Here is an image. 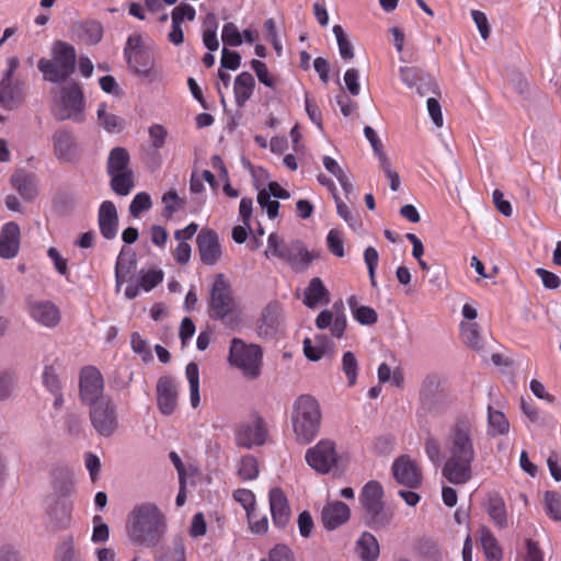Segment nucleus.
Segmentation results:
<instances>
[{
	"label": "nucleus",
	"mask_w": 561,
	"mask_h": 561,
	"mask_svg": "<svg viewBox=\"0 0 561 561\" xmlns=\"http://www.w3.org/2000/svg\"><path fill=\"white\" fill-rule=\"evenodd\" d=\"M478 428L473 416H457L444 438L445 461L442 476L450 484L465 485L473 478L477 459Z\"/></svg>",
	"instance_id": "1"
},
{
	"label": "nucleus",
	"mask_w": 561,
	"mask_h": 561,
	"mask_svg": "<svg viewBox=\"0 0 561 561\" xmlns=\"http://www.w3.org/2000/svg\"><path fill=\"white\" fill-rule=\"evenodd\" d=\"M165 517L160 508L151 502L137 504L126 519V533L135 545L156 546L164 535Z\"/></svg>",
	"instance_id": "2"
},
{
	"label": "nucleus",
	"mask_w": 561,
	"mask_h": 561,
	"mask_svg": "<svg viewBox=\"0 0 561 561\" xmlns=\"http://www.w3.org/2000/svg\"><path fill=\"white\" fill-rule=\"evenodd\" d=\"M319 402L310 394L299 396L293 404L290 421L297 443L307 445L319 434L321 425Z\"/></svg>",
	"instance_id": "3"
},
{
	"label": "nucleus",
	"mask_w": 561,
	"mask_h": 561,
	"mask_svg": "<svg viewBox=\"0 0 561 561\" xmlns=\"http://www.w3.org/2000/svg\"><path fill=\"white\" fill-rule=\"evenodd\" d=\"M77 53L72 45L55 41L50 48V58H41L37 68L43 79L53 83H62L76 71Z\"/></svg>",
	"instance_id": "4"
},
{
	"label": "nucleus",
	"mask_w": 561,
	"mask_h": 561,
	"mask_svg": "<svg viewBox=\"0 0 561 561\" xmlns=\"http://www.w3.org/2000/svg\"><path fill=\"white\" fill-rule=\"evenodd\" d=\"M266 259H278L286 262L296 272L306 271L316 255L308 251L300 240H285L273 232L267 238V245L264 251Z\"/></svg>",
	"instance_id": "5"
},
{
	"label": "nucleus",
	"mask_w": 561,
	"mask_h": 561,
	"mask_svg": "<svg viewBox=\"0 0 561 561\" xmlns=\"http://www.w3.org/2000/svg\"><path fill=\"white\" fill-rule=\"evenodd\" d=\"M228 360L231 366L240 369L245 378L256 379L262 370L263 351L257 344H248L241 339L233 337Z\"/></svg>",
	"instance_id": "6"
},
{
	"label": "nucleus",
	"mask_w": 561,
	"mask_h": 561,
	"mask_svg": "<svg viewBox=\"0 0 561 561\" xmlns=\"http://www.w3.org/2000/svg\"><path fill=\"white\" fill-rule=\"evenodd\" d=\"M59 102L54 116L57 121L71 119L81 123L84 119V95L81 87L76 81L64 84L59 90Z\"/></svg>",
	"instance_id": "7"
},
{
	"label": "nucleus",
	"mask_w": 561,
	"mask_h": 561,
	"mask_svg": "<svg viewBox=\"0 0 561 561\" xmlns=\"http://www.w3.org/2000/svg\"><path fill=\"white\" fill-rule=\"evenodd\" d=\"M89 417L91 425L102 437L113 436L119 426L117 405L111 398L91 404Z\"/></svg>",
	"instance_id": "8"
},
{
	"label": "nucleus",
	"mask_w": 561,
	"mask_h": 561,
	"mask_svg": "<svg viewBox=\"0 0 561 561\" xmlns=\"http://www.w3.org/2000/svg\"><path fill=\"white\" fill-rule=\"evenodd\" d=\"M305 459L314 471L327 474L337 467L340 456L335 443L323 438L307 449Z\"/></svg>",
	"instance_id": "9"
},
{
	"label": "nucleus",
	"mask_w": 561,
	"mask_h": 561,
	"mask_svg": "<svg viewBox=\"0 0 561 561\" xmlns=\"http://www.w3.org/2000/svg\"><path fill=\"white\" fill-rule=\"evenodd\" d=\"M420 401L426 411L439 413L450 403L448 393L443 387L442 378L436 374L427 375L421 385Z\"/></svg>",
	"instance_id": "10"
},
{
	"label": "nucleus",
	"mask_w": 561,
	"mask_h": 561,
	"mask_svg": "<svg viewBox=\"0 0 561 561\" xmlns=\"http://www.w3.org/2000/svg\"><path fill=\"white\" fill-rule=\"evenodd\" d=\"M268 435L266 422L260 415L239 423L234 428L236 445L241 448L251 449L265 444Z\"/></svg>",
	"instance_id": "11"
},
{
	"label": "nucleus",
	"mask_w": 561,
	"mask_h": 561,
	"mask_svg": "<svg viewBox=\"0 0 561 561\" xmlns=\"http://www.w3.org/2000/svg\"><path fill=\"white\" fill-rule=\"evenodd\" d=\"M234 308L230 286L222 274H218L213 283L209 297V316L213 319L226 318Z\"/></svg>",
	"instance_id": "12"
},
{
	"label": "nucleus",
	"mask_w": 561,
	"mask_h": 561,
	"mask_svg": "<svg viewBox=\"0 0 561 561\" xmlns=\"http://www.w3.org/2000/svg\"><path fill=\"white\" fill-rule=\"evenodd\" d=\"M80 398L83 403L91 405L100 402L104 391V379L101 371L93 366H85L80 371L79 380Z\"/></svg>",
	"instance_id": "13"
},
{
	"label": "nucleus",
	"mask_w": 561,
	"mask_h": 561,
	"mask_svg": "<svg viewBox=\"0 0 561 561\" xmlns=\"http://www.w3.org/2000/svg\"><path fill=\"white\" fill-rule=\"evenodd\" d=\"M55 157L62 162L79 159L81 149L71 130L59 128L51 136Z\"/></svg>",
	"instance_id": "14"
},
{
	"label": "nucleus",
	"mask_w": 561,
	"mask_h": 561,
	"mask_svg": "<svg viewBox=\"0 0 561 561\" xmlns=\"http://www.w3.org/2000/svg\"><path fill=\"white\" fill-rule=\"evenodd\" d=\"M392 474L399 484L417 489L422 483V471L419 465L408 455L400 456L392 463Z\"/></svg>",
	"instance_id": "15"
},
{
	"label": "nucleus",
	"mask_w": 561,
	"mask_h": 561,
	"mask_svg": "<svg viewBox=\"0 0 561 561\" xmlns=\"http://www.w3.org/2000/svg\"><path fill=\"white\" fill-rule=\"evenodd\" d=\"M197 251L203 264L213 266L221 257V245L218 234L211 229H203L196 238Z\"/></svg>",
	"instance_id": "16"
},
{
	"label": "nucleus",
	"mask_w": 561,
	"mask_h": 561,
	"mask_svg": "<svg viewBox=\"0 0 561 561\" xmlns=\"http://www.w3.org/2000/svg\"><path fill=\"white\" fill-rule=\"evenodd\" d=\"M330 325L333 336L339 339L343 336L347 325V320L344 313V305L342 300L334 302L331 310H322L316 318V327L318 329L324 330Z\"/></svg>",
	"instance_id": "17"
},
{
	"label": "nucleus",
	"mask_w": 561,
	"mask_h": 561,
	"mask_svg": "<svg viewBox=\"0 0 561 561\" xmlns=\"http://www.w3.org/2000/svg\"><path fill=\"white\" fill-rule=\"evenodd\" d=\"M27 311L35 322L46 328L57 327L61 319L59 308L49 300H30Z\"/></svg>",
	"instance_id": "18"
},
{
	"label": "nucleus",
	"mask_w": 561,
	"mask_h": 561,
	"mask_svg": "<svg viewBox=\"0 0 561 561\" xmlns=\"http://www.w3.org/2000/svg\"><path fill=\"white\" fill-rule=\"evenodd\" d=\"M179 389L175 379L160 377L157 382V403L163 415H171L178 405Z\"/></svg>",
	"instance_id": "19"
},
{
	"label": "nucleus",
	"mask_w": 561,
	"mask_h": 561,
	"mask_svg": "<svg viewBox=\"0 0 561 561\" xmlns=\"http://www.w3.org/2000/svg\"><path fill=\"white\" fill-rule=\"evenodd\" d=\"M268 502L274 526L279 529L285 528L290 522L291 511L284 491L279 488L271 489Z\"/></svg>",
	"instance_id": "20"
},
{
	"label": "nucleus",
	"mask_w": 561,
	"mask_h": 561,
	"mask_svg": "<svg viewBox=\"0 0 561 561\" xmlns=\"http://www.w3.org/2000/svg\"><path fill=\"white\" fill-rule=\"evenodd\" d=\"M127 65L138 77L146 78L149 81L161 78L159 70L154 68V59L148 50H136L126 58Z\"/></svg>",
	"instance_id": "21"
},
{
	"label": "nucleus",
	"mask_w": 561,
	"mask_h": 561,
	"mask_svg": "<svg viewBox=\"0 0 561 561\" xmlns=\"http://www.w3.org/2000/svg\"><path fill=\"white\" fill-rule=\"evenodd\" d=\"M72 503L68 499H57L47 510V528L51 531L67 529L71 524Z\"/></svg>",
	"instance_id": "22"
},
{
	"label": "nucleus",
	"mask_w": 561,
	"mask_h": 561,
	"mask_svg": "<svg viewBox=\"0 0 561 561\" xmlns=\"http://www.w3.org/2000/svg\"><path fill=\"white\" fill-rule=\"evenodd\" d=\"M98 224L103 238L112 240L117 236L118 215L116 206L111 201H104L99 208Z\"/></svg>",
	"instance_id": "23"
},
{
	"label": "nucleus",
	"mask_w": 561,
	"mask_h": 561,
	"mask_svg": "<svg viewBox=\"0 0 561 561\" xmlns=\"http://www.w3.org/2000/svg\"><path fill=\"white\" fill-rule=\"evenodd\" d=\"M351 516L347 504L341 501L328 503L321 511V520L325 529L334 530L345 524Z\"/></svg>",
	"instance_id": "24"
},
{
	"label": "nucleus",
	"mask_w": 561,
	"mask_h": 561,
	"mask_svg": "<svg viewBox=\"0 0 561 561\" xmlns=\"http://www.w3.org/2000/svg\"><path fill=\"white\" fill-rule=\"evenodd\" d=\"M394 519V511L385 502L363 513L366 526L374 530L389 529Z\"/></svg>",
	"instance_id": "25"
},
{
	"label": "nucleus",
	"mask_w": 561,
	"mask_h": 561,
	"mask_svg": "<svg viewBox=\"0 0 561 561\" xmlns=\"http://www.w3.org/2000/svg\"><path fill=\"white\" fill-rule=\"evenodd\" d=\"M20 227L14 221L2 226L0 231V256L2 259L14 257L20 248Z\"/></svg>",
	"instance_id": "26"
},
{
	"label": "nucleus",
	"mask_w": 561,
	"mask_h": 561,
	"mask_svg": "<svg viewBox=\"0 0 561 561\" xmlns=\"http://www.w3.org/2000/svg\"><path fill=\"white\" fill-rule=\"evenodd\" d=\"M25 83L15 79L13 82L0 83V104L1 106L13 110L18 108L24 101Z\"/></svg>",
	"instance_id": "27"
},
{
	"label": "nucleus",
	"mask_w": 561,
	"mask_h": 561,
	"mask_svg": "<svg viewBox=\"0 0 561 561\" xmlns=\"http://www.w3.org/2000/svg\"><path fill=\"white\" fill-rule=\"evenodd\" d=\"M485 510L495 527L499 529H505L510 526L506 504L499 493L489 494Z\"/></svg>",
	"instance_id": "28"
},
{
	"label": "nucleus",
	"mask_w": 561,
	"mask_h": 561,
	"mask_svg": "<svg viewBox=\"0 0 561 561\" xmlns=\"http://www.w3.org/2000/svg\"><path fill=\"white\" fill-rule=\"evenodd\" d=\"M53 490L58 499H67L75 492L73 473L67 467H59L53 473Z\"/></svg>",
	"instance_id": "29"
},
{
	"label": "nucleus",
	"mask_w": 561,
	"mask_h": 561,
	"mask_svg": "<svg viewBox=\"0 0 561 561\" xmlns=\"http://www.w3.org/2000/svg\"><path fill=\"white\" fill-rule=\"evenodd\" d=\"M383 488L382 485L376 481L370 480L368 481L359 493V504L363 508V513L367 512L368 510L378 506L383 501Z\"/></svg>",
	"instance_id": "30"
},
{
	"label": "nucleus",
	"mask_w": 561,
	"mask_h": 561,
	"mask_svg": "<svg viewBox=\"0 0 561 561\" xmlns=\"http://www.w3.org/2000/svg\"><path fill=\"white\" fill-rule=\"evenodd\" d=\"M255 80L250 72L243 71L236 77L233 92L238 106L242 107L250 100L253 94Z\"/></svg>",
	"instance_id": "31"
},
{
	"label": "nucleus",
	"mask_w": 561,
	"mask_h": 561,
	"mask_svg": "<svg viewBox=\"0 0 561 561\" xmlns=\"http://www.w3.org/2000/svg\"><path fill=\"white\" fill-rule=\"evenodd\" d=\"M329 290L319 277H313L305 290L304 304L308 308H314L320 304L329 302Z\"/></svg>",
	"instance_id": "32"
},
{
	"label": "nucleus",
	"mask_w": 561,
	"mask_h": 561,
	"mask_svg": "<svg viewBox=\"0 0 561 561\" xmlns=\"http://www.w3.org/2000/svg\"><path fill=\"white\" fill-rule=\"evenodd\" d=\"M356 552L362 561H376L379 557V543L376 537L365 531L356 541Z\"/></svg>",
	"instance_id": "33"
},
{
	"label": "nucleus",
	"mask_w": 561,
	"mask_h": 561,
	"mask_svg": "<svg viewBox=\"0 0 561 561\" xmlns=\"http://www.w3.org/2000/svg\"><path fill=\"white\" fill-rule=\"evenodd\" d=\"M78 38L87 45H95L103 37V26L98 21H85L76 26Z\"/></svg>",
	"instance_id": "34"
},
{
	"label": "nucleus",
	"mask_w": 561,
	"mask_h": 561,
	"mask_svg": "<svg viewBox=\"0 0 561 561\" xmlns=\"http://www.w3.org/2000/svg\"><path fill=\"white\" fill-rule=\"evenodd\" d=\"M130 157L128 151L123 147H115L110 151L107 158V174L133 171L129 168Z\"/></svg>",
	"instance_id": "35"
},
{
	"label": "nucleus",
	"mask_w": 561,
	"mask_h": 561,
	"mask_svg": "<svg viewBox=\"0 0 561 561\" xmlns=\"http://www.w3.org/2000/svg\"><path fill=\"white\" fill-rule=\"evenodd\" d=\"M12 186L25 199H33L37 195L33 178L25 171H18L11 178Z\"/></svg>",
	"instance_id": "36"
},
{
	"label": "nucleus",
	"mask_w": 561,
	"mask_h": 561,
	"mask_svg": "<svg viewBox=\"0 0 561 561\" xmlns=\"http://www.w3.org/2000/svg\"><path fill=\"white\" fill-rule=\"evenodd\" d=\"M480 541L484 554L489 561L502 560V549L497 542V539L489 528L482 527L480 529Z\"/></svg>",
	"instance_id": "37"
},
{
	"label": "nucleus",
	"mask_w": 561,
	"mask_h": 561,
	"mask_svg": "<svg viewBox=\"0 0 561 561\" xmlns=\"http://www.w3.org/2000/svg\"><path fill=\"white\" fill-rule=\"evenodd\" d=\"M488 425L491 436L504 435L510 431V422L505 414L491 405L488 407Z\"/></svg>",
	"instance_id": "38"
},
{
	"label": "nucleus",
	"mask_w": 561,
	"mask_h": 561,
	"mask_svg": "<svg viewBox=\"0 0 561 561\" xmlns=\"http://www.w3.org/2000/svg\"><path fill=\"white\" fill-rule=\"evenodd\" d=\"M111 176V188L119 196H127L135 183L133 171L108 174Z\"/></svg>",
	"instance_id": "39"
},
{
	"label": "nucleus",
	"mask_w": 561,
	"mask_h": 561,
	"mask_svg": "<svg viewBox=\"0 0 561 561\" xmlns=\"http://www.w3.org/2000/svg\"><path fill=\"white\" fill-rule=\"evenodd\" d=\"M185 375L190 383V401L193 408H197L201 402L199 397V369L198 365L191 362L186 365Z\"/></svg>",
	"instance_id": "40"
},
{
	"label": "nucleus",
	"mask_w": 561,
	"mask_h": 561,
	"mask_svg": "<svg viewBox=\"0 0 561 561\" xmlns=\"http://www.w3.org/2000/svg\"><path fill=\"white\" fill-rule=\"evenodd\" d=\"M98 119L100 124L110 133L119 131L123 128V119L114 114L106 112V104L101 103L98 107Z\"/></svg>",
	"instance_id": "41"
},
{
	"label": "nucleus",
	"mask_w": 561,
	"mask_h": 561,
	"mask_svg": "<svg viewBox=\"0 0 561 561\" xmlns=\"http://www.w3.org/2000/svg\"><path fill=\"white\" fill-rule=\"evenodd\" d=\"M206 30L203 33V43L207 49L215 51L219 47L217 38V21L214 14H208L205 19Z\"/></svg>",
	"instance_id": "42"
},
{
	"label": "nucleus",
	"mask_w": 561,
	"mask_h": 561,
	"mask_svg": "<svg viewBox=\"0 0 561 561\" xmlns=\"http://www.w3.org/2000/svg\"><path fill=\"white\" fill-rule=\"evenodd\" d=\"M156 561H186L185 547L182 538L175 537L171 547L156 558Z\"/></svg>",
	"instance_id": "43"
},
{
	"label": "nucleus",
	"mask_w": 561,
	"mask_h": 561,
	"mask_svg": "<svg viewBox=\"0 0 561 561\" xmlns=\"http://www.w3.org/2000/svg\"><path fill=\"white\" fill-rule=\"evenodd\" d=\"M239 477L247 480H254L259 476V466L256 458L252 455H245L240 459L238 468Z\"/></svg>",
	"instance_id": "44"
},
{
	"label": "nucleus",
	"mask_w": 561,
	"mask_h": 561,
	"mask_svg": "<svg viewBox=\"0 0 561 561\" xmlns=\"http://www.w3.org/2000/svg\"><path fill=\"white\" fill-rule=\"evenodd\" d=\"M342 370L347 378V382L350 386H354L357 380L358 374V362L355 354L351 351H347L342 356Z\"/></svg>",
	"instance_id": "45"
},
{
	"label": "nucleus",
	"mask_w": 561,
	"mask_h": 561,
	"mask_svg": "<svg viewBox=\"0 0 561 561\" xmlns=\"http://www.w3.org/2000/svg\"><path fill=\"white\" fill-rule=\"evenodd\" d=\"M55 559L56 561H80V558L75 549L72 536L67 537L58 545Z\"/></svg>",
	"instance_id": "46"
},
{
	"label": "nucleus",
	"mask_w": 561,
	"mask_h": 561,
	"mask_svg": "<svg viewBox=\"0 0 561 561\" xmlns=\"http://www.w3.org/2000/svg\"><path fill=\"white\" fill-rule=\"evenodd\" d=\"M162 203L164 205V215L167 218H171L185 205V201L181 198L175 191L164 193L162 196Z\"/></svg>",
	"instance_id": "47"
},
{
	"label": "nucleus",
	"mask_w": 561,
	"mask_h": 561,
	"mask_svg": "<svg viewBox=\"0 0 561 561\" xmlns=\"http://www.w3.org/2000/svg\"><path fill=\"white\" fill-rule=\"evenodd\" d=\"M333 33L336 37L339 51L344 60L352 59L354 57L353 46L351 42L346 38V35L344 33V30L341 25H334L333 26Z\"/></svg>",
	"instance_id": "48"
},
{
	"label": "nucleus",
	"mask_w": 561,
	"mask_h": 561,
	"mask_svg": "<svg viewBox=\"0 0 561 561\" xmlns=\"http://www.w3.org/2000/svg\"><path fill=\"white\" fill-rule=\"evenodd\" d=\"M260 561H296L294 551L284 543L275 545Z\"/></svg>",
	"instance_id": "49"
},
{
	"label": "nucleus",
	"mask_w": 561,
	"mask_h": 561,
	"mask_svg": "<svg viewBox=\"0 0 561 561\" xmlns=\"http://www.w3.org/2000/svg\"><path fill=\"white\" fill-rule=\"evenodd\" d=\"M152 206L151 197L146 192L137 193L130 205L129 213L134 218H138L141 213L149 210Z\"/></svg>",
	"instance_id": "50"
},
{
	"label": "nucleus",
	"mask_w": 561,
	"mask_h": 561,
	"mask_svg": "<svg viewBox=\"0 0 561 561\" xmlns=\"http://www.w3.org/2000/svg\"><path fill=\"white\" fill-rule=\"evenodd\" d=\"M545 506L547 514L554 520H561V495L548 491L545 494Z\"/></svg>",
	"instance_id": "51"
},
{
	"label": "nucleus",
	"mask_w": 561,
	"mask_h": 561,
	"mask_svg": "<svg viewBox=\"0 0 561 561\" xmlns=\"http://www.w3.org/2000/svg\"><path fill=\"white\" fill-rule=\"evenodd\" d=\"M43 385L50 393H58L61 391V381L59 379L58 374L56 373V369L50 366L46 365L43 370Z\"/></svg>",
	"instance_id": "52"
},
{
	"label": "nucleus",
	"mask_w": 561,
	"mask_h": 561,
	"mask_svg": "<svg viewBox=\"0 0 561 561\" xmlns=\"http://www.w3.org/2000/svg\"><path fill=\"white\" fill-rule=\"evenodd\" d=\"M249 528L255 535H265L268 530V519L266 515L259 516L254 511L247 514Z\"/></svg>",
	"instance_id": "53"
},
{
	"label": "nucleus",
	"mask_w": 561,
	"mask_h": 561,
	"mask_svg": "<svg viewBox=\"0 0 561 561\" xmlns=\"http://www.w3.org/2000/svg\"><path fill=\"white\" fill-rule=\"evenodd\" d=\"M461 332L463 341L468 346L474 350H479L481 347L480 332L476 323L461 324Z\"/></svg>",
	"instance_id": "54"
},
{
	"label": "nucleus",
	"mask_w": 561,
	"mask_h": 561,
	"mask_svg": "<svg viewBox=\"0 0 561 561\" xmlns=\"http://www.w3.org/2000/svg\"><path fill=\"white\" fill-rule=\"evenodd\" d=\"M221 39L226 45L232 46V47H237L242 44L241 34H240L238 27L236 26V24H233L231 22L226 23L222 26Z\"/></svg>",
	"instance_id": "55"
},
{
	"label": "nucleus",
	"mask_w": 561,
	"mask_h": 561,
	"mask_svg": "<svg viewBox=\"0 0 561 561\" xmlns=\"http://www.w3.org/2000/svg\"><path fill=\"white\" fill-rule=\"evenodd\" d=\"M257 203L261 208L266 209L267 216L273 219L278 215L279 203L271 199L270 193L263 188L257 194Z\"/></svg>",
	"instance_id": "56"
},
{
	"label": "nucleus",
	"mask_w": 561,
	"mask_h": 561,
	"mask_svg": "<svg viewBox=\"0 0 561 561\" xmlns=\"http://www.w3.org/2000/svg\"><path fill=\"white\" fill-rule=\"evenodd\" d=\"M162 280H163L162 271L152 270V271L141 273L139 284L145 291H150L154 287H157Z\"/></svg>",
	"instance_id": "57"
},
{
	"label": "nucleus",
	"mask_w": 561,
	"mask_h": 561,
	"mask_svg": "<svg viewBox=\"0 0 561 561\" xmlns=\"http://www.w3.org/2000/svg\"><path fill=\"white\" fill-rule=\"evenodd\" d=\"M233 499L241 504L247 514L255 510V495L248 489H238L233 492Z\"/></svg>",
	"instance_id": "58"
},
{
	"label": "nucleus",
	"mask_w": 561,
	"mask_h": 561,
	"mask_svg": "<svg viewBox=\"0 0 561 561\" xmlns=\"http://www.w3.org/2000/svg\"><path fill=\"white\" fill-rule=\"evenodd\" d=\"M353 317L363 325L375 324L378 320L376 310L367 306H360L359 309L354 310Z\"/></svg>",
	"instance_id": "59"
},
{
	"label": "nucleus",
	"mask_w": 561,
	"mask_h": 561,
	"mask_svg": "<svg viewBox=\"0 0 561 561\" xmlns=\"http://www.w3.org/2000/svg\"><path fill=\"white\" fill-rule=\"evenodd\" d=\"M148 131L152 147L156 150L161 149L165 144L168 130L161 124H153L149 127Z\"/></svg>",
	"instance_id": "60"
},
{
	"label": "nucleus",
	"mask_w": 561,
	"mask_h": 561,
	"mask_svg": "<svg viewBox=\"0 0 561 561\" xmlns=\"http://www.w3.org/2000/svg\"><path fill=\"white\" fill-rule=\"evenodd\" d=\"M328 248L334 255L339 257L344 256V245L341 233L337 230L331 229L327 236Z\"/></svg>",
	"instance_id": "61"
},
{
	"label": "nucleus",
	"mask_w": 561,
	"mask_h": 561,
	"mask_svg": "<svg viewBox=\"0 0 561 561\" xmlns=\"http://www.w3.org/2000/svg\"><path fill=\"white\" fill-rule=\"evenodd\" d=\"M241 65V56L237 51L224 48L221 51L220 66L229 70H237Z\"/></svg>",
	"instance_id": "62"
},
{
	"label": "nucleus",
	"mask_w": 561,
	"mask_h": 561,
	"mask_svg": "<svg viewBox=\"0 0 561 561\" xmlns=\"http://www.w3.org/2000/svg\"><path fill=\"white\" fill-rule=\"evenodd\" d=\"M196 16L195 9L187 3H181L172 10V20L183 22L184 20L193 21Z\"/></svg>",
	"instance_id": "63"
},
{
	"label": "nucleus",
	"mask_w": 561,
	"mask_h": 561,
	"mask_svg": "<svg viewBox=\"0 0 561 561\" xmlns=\"http://www.w3.org/2000/svg\"><path fill=\"white\" fill-rule=\"evenodd\" d=\"M299 534L304 538H309L314 528V523L311 514L308 511H304L298 515L297 519Z\"/></svg>",
	"instance_id": "64"
}]
</instances>
